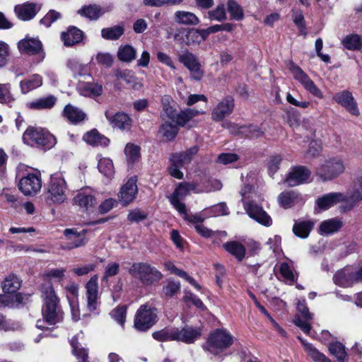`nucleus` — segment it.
<instances>
[{"label":"nucleus","instance_id":"f257e3e1","mask_svg":"<svg viewBox=\"0 0 362 362\" xmlns=\"http://www.w3.org/2000/svg\"><path fill=\"white\" fill-rule=\"evenodd\" d=\"M41 291L44 301L42 314L45 322L49 325H54L60 322L62 318V310L59 306V298L54 291L53 286L49 284L42 285Z\"/></svg>","mask_w":362,"mask_h":362},{"label":"nucleus","instance_id":"f03ea898","mask_svg":"<svg viewBox=\"0 0 362 362\" xmlns=\"http://www.w3.org/2000/svg\"><path fill=\"white\" fill-rule=\"evenodd\" d=\"M171 101L172 99L168 95L162 98L161 121L177 122L180 126L184 127L192 118L205 113L204 110H199L194 108H187L177 112L171 105Z\"/></svg>","mask_w":362,"mask_h":362},{"label":"nucleus","instance_id":"7ed1b4c3","mask_svg":"<svg viewBox=\"0 0 362 362\" xmlns=\"http://www.w3.org/2000/svg\"><path fill=\"white\" fill-rule=\"evenodd\" d=\"M129 274L144 286H152L163 278L161 272L147 262H134L128 269Z\"/></svg>","mask_w":362,"mask_h":362},{"label":"nucleus","instance_id":"20e7f679","mask_svg":"<svg viewBox=\"0 0 362 362\" xmlns=\"http://www.w3.org/2000/svg\"><path fill=\"white\" fill-rule=\"evenodd\" d=\"M45 198L49 204H60L67 199V184L62 173L51 175Z\"/></svg>","mask_w":362,"mask_h":362},{"label":"nucleus","instance_id":"39448f33","mask_svg":"<svg viewBox=\"0 0 362 362\" xmlns=\"http://www.w3.org/2000/svg\"><path fill=\"white\" fill-rule=\"evenodd\" d=\"M233 343V337L225 329H216L207 339L204 348L216 356L230 347Z\"/></svg>","mask_w":362,"mask_h":362},{"label":"nucleus","instance_id":"423d86ee","mask_svg":"<svg viewBox=\"0 0 362 362\" xmlns=\"http://www.w3.org/2000/svg\"><path fill=\"white\" fill-rule=\"evenodd\" d=\"M344 162L340 157H332L324 161L316 170L317 175L322 181L332 180L344 173Z\"/></svg>","mask_w":362,"mask_h":362},{"label":"nucleus","instance_id":"0eeeda50","mask_svg":"<svg viewBox=\"0 0 362 362\" xmlns=\"http://www.w3.org/2000/svg\"><path fill=\"white\" fill-rule=\"evenodd\" d=\"M198 149L197 146H194L185 151L173 153L170 158V163L168 167L170 175L177 179H182L183 173L180 169L192 161L193 157L197 153Z\"/></svg>","mask_w":362,"mask_h":362},{"label":"nucleus","instance_id":"6e6552de","mask_svg":"<svg viewBox=\"0 0 362 362\" xmlns=\"http://www.w3.org/2000/svg\"><path fill=\"white\" fill-rule=\"evenodd\" d=\"M23 140L29 146H49L54 144V138L41 127H29L23 135Z\"/></svg>","mask_w":362,"mask_h":362},{"label":"nucleus","instance_id":"1a4fd4ad","mask_svg":"<svg viewBox=\"0 0 362 362\" xmlns=\"http://www.w3.org/2000/svg\"><path fill=\"white\" fill-rule=\"evenodd\" d=\"M156 318L157 313L154 308L148 304L141 305L134 317V327L140 332H146L153 326Z\"/></svg>","mask_w":362,"mask_h":362},{"label":"nucleus","instance_id":"9d476101","mask_svg":"<svg viewBox=\"0 0 362 362\" xmlns=\"http://www.w3.org/2000/svg\"><path fill=\"white\" fill-rule=\"evenodd\" d=\"M18 188L25 196H34L42 188L41 174L39 171L28 173L18 183Z\"/></svg>","mask_w":362,"mask_h":362},{"label":"nucleus","instance_id":"9b49d317","mask_svg":"<svg viewBox=\"0 0 362 362\" xmlns=\"http://www.w3.org/2000/svg\"><path fill=\"white\" fill-rule=\"evenodd\" d=\"M293 78L299 81L303 88L313 96L322 99L324 98L321 90L315 84L307 74L298 66L292 64L290 66Z\"/></svg>","mask_w":362,"mask_h":362},{"label":"nucleus","instance_id":"f8f14e48","mask_svg":"<svg viewBox=\"0 0 362 362\" xmlns=\"http://www.w3.org/2000/svg\"><path fill=\"white\" fill-rule=\"evenodd\" d=\"M244 209L250 218L258 223L269 227L272 225L271 216L263 209L262 206L254 201L244 203Z\"/></svg>","mask_w":362,"mask_h":362},{"label":"nucleus","instance_id":"ddd939ff","mask_svg":"<svg viewBox=\"0 0 362 362\" xmlns=\"http://www.w3.org/2000/svg\"><path fill=\"white\" fill-rule=\"evenodd\" d=\"M87 230L83 229L78 231L76 228H66L64 230V235L66 243L62 246L64 250H73L84 246L88 239L86 237Z\"/></svg>","mask_w":362,"mask_h":362},{"label":"nucleus","instance_id":"4468645a","mask_svg":"<svg viewBox=\"0 0 362 362\" xmlns=\"http://www.w3.org/2000/svg\"><path fill=\"white\" fill-rule=\"evenodd\" d=\"M98 276L95 274L90 277L85 285L87 309L95 311L99 303Z\"/></svg>","mask_w":362,"mask_h":362},{"label":"nucleus","instance_id":"2eb2a0df","mask_svg":"<svg viewBox=\"0 0 362 362\" xmlns=\"http://www.w3.org/2000/svg\"><path fill=\"white\" fill-rule=\"evenodd\" d=\"M178 59L180 62L183 64L185 66L189 69L192 77L194 80L199 81L203 77L201 64L194 54L189 51H185L179 55Z\"/></svg>","mask_w":362,"mask_h":362},{"label":"nucleus","instance_id":"dca6fc26","mask_svg":"<svg viewBox=\"0 0 362 362\" xmlns=\"http://www.w3.org/2000/svg\"><path fill=\"white\" fill-rule=\"evenodd\" d=\"M332 100L337 104L344 107L349 113L353 115L358 116L360 112L358 108L357 103L355 100L352 93L347 90L336 93L332 96Z\"/></svg>","mask_w":362,"mask_h":362},{"label":"nucleus","instance_id":"f3484780","mask_svg":"<svg viewBox=\"0 0 362 362\" xmlns=\"http://www.w3.org/2000/svg\"><path fill=\"white\" fill-rule=\"evenodd\" d=\"M235 107L234 99L232 96L225 97L213 109L211 119L215 122H220L228 117L233 111Z\"/></svg>","mask_w":362,"mask_h":362},{"label":"nucleus","instance_id":"a211bd4d","mask_svg":"<svg viewBox=\"0 0 362 362\" xmlns=\"http://www.w3.org/2000/svg\"><path fill=\"white\" fill-rule=\"evenodd\" d=\"M310 175V170L305 166H296L291 168L284 182L288 187H295L305 182Z\"/></svg>","mask_w":362,"mask_h":362},{"label":"nucleus","instance_id":"6ab92c4d","mask_svg":"<svg viewBox=\"0 0 362 362\" xmlns=\"http://www.w3.org/2000/svg\"><path fill=\"white\" fill-rule=\"evenodd\" d=\"M136 177H130L128 181L122 187L119 194V200L124 205L127 206L132 202L138 192L136 185Z\"/></svg>","mask_w":362,"mask_h":362},{"label":"nucleus","instance_id":"aec40b11","mask_svg":"<svg viewBox=\"0 0 362 362\" xmlns=\"http://www.w3.org/2000/svg\"><path fill=\"white\" fill-rule=\"evenodd\" d=\"M187 182H181L176 187L173 193L169 197V200L175 209L181 214H185L186 206L180 202V199L185 198L189 194Z\"/></svg>","mask_w":362,"mask_h":362},{"label":"nucleus","instance_id":"412c9836","mask_svg":"<svg viewBox=\"0 0 362 362\" xmlns=\"http://www.w3.org/2000/svg\"><path fill=\"white\" fill-rule=\"evenodd\" d=\"M105 115L108 122L115 127L127 130L132 127V119L124 112H114L112 110H108L105 112Z\"/></svg>","mask_w":362,"mask_h":362},{"label":"nucleus","instance_id":"4be33fe9","mask_svg":"<svg viewBox=\"0 0 362 362\" xmlns=\"http://www.w3.org/2000/svg\"><path fill=\"white\" fill-rule=\"evenodd\" d=\"M202 335V329L199 327L185 326L182 328H175V341L185 344H192Z\"/></svg>","mask_w":362,"mask_h":362},{"label":"nucleus","instance_id":"5701e85b","mask_svg":"<svg viewBox=\"0 0 362 362\" xmlns=\"http://www.w3.org/2000/svg\"><path fill=\"white\" fill-rule=\"evenodd\" d=\"M297 310L300 313V316H296L293 322L300 328L305 334H309L311 329V325L308 321L313 319V313H310L308 308L304 303H299L297 305Z\"/></svg>","mask_w":362,"mask_h":362},{"label":"nucleus","instance_id":"b1692460","mask_svg":"<svg viewBox=\"0 0 362 362\" xmlns=\"http://www.w3.org/2000/svg\"><path fill=\"white\" fill-rule=\"evenodd\" d=\"M342 202H346V197L344 194L341 192H330L318 197L315 203L320 209L325 211Z\"/></svg>","mask_w":362,"mask_h":362},{"label":"nucleus","instance_id":"393cba45","mask_svg":"<svg viewBox=\"0 0 362 362\" xmlns=\"http://www.w3.org/2000/svg\"><path fill=\"white\" fill-rule=\"evenodd\" d=\"M346 197L347 209H352L358 202L362 201V175L357 177L351 189L345 194Z\"/></svg>","mask_w":362,"mask_h":362},{"label":"nucleus","instance_id":"a878e982","mask_svg":"<svg viewBox=\"0 0 362 362\" xmlns=\"http://www.w3.org/2000/svg\"><path fill=\"white\" fill-rule=\"evenodd\" d=\"M40 11V7L34 3H25L16 5L14 11L17 17L22 21H30Z\"/></svg>","mask_w":362,"mask_h":362},{"label":"nucleus","instance_id":"bb28decb","mask_svg":"<svg viewBox=\"0 0 362 362\" xmlns=\"http://www.w3.org/2000/svg\"><path fill=\"white\" fill-rule=\"evenodd\" d=\"M74 203L84 210H88L95 205V198L90 189L81 190L74 198Z\"/></svg>","mask_w":362,"mask_h":362},{"label":"nucleus","instance_id":"cd10ccee","mask_svg":"<svg viewBox=\"0 0 362 362\" xmlns=\"http://www.w3.org/2000/svg\"><path fill=\"white\" fill-rule=\"evenodd\" d=\"M83 38V33L76 27L71 26L61 33V40L66 47L80 43Z\"/></svg>","mask_w":362,"mask_h":362},{"label":"nucleus","instance_id":"c85d7f7f","mask_svg":"<svg viewBox=\"0 0 362 362\" xmlns=\"http://www.w3.org/2000/svg\"><path fill=\"white\" fill-rule=\"evenodd\" d=\"M18 48L21 53L33 55L42 52V45L37 39L24 38L18 42Z\"/></svg>","mask_w":362,"mask_h":362},{"label":"nucleus","instance_id":"c756f323","mask_svg":"<svg viewBox=\"0 0 362 362\" xmlns=\"http://www.w3.org/2000/svg\"><path fill=\"white\" fill-rule=\"evenodd\" d=\"M352 280L351 266H346L339 269L333 276L334 283L342 288L352 287L354 286Z\"/></svg>","mask_w":362,"mask_h":362},{"label":"nucleus","instance_id":"7c9ffc66","mask_svg":"<svg viewBox=\"0 0 362 362\" xmlns=\"http://www.w3.org/2000/svg\"><path fill=\"white\" fill-rule=\"evenodd\" d=\"M62 115L70 123L74 124L82 122L86 119V114L82 110L71 104H68L64 107Z\"/></svg>","mask_w":362,"mask_h":362},{"label":"nucleus","instance_id":"2f4dec72","mask_svg":"<svg viewBox=\"0 0 362 362\" xmlns=\"http://www.w3.org/2000/svg\"><path fill=\"white\" fill-rule=\"evenodd\" d=\"M181 127L177 122L170 121H161L158 134L166 141H173L179 132V127Z\"/></svg>","mask_w":362,"mask_h":362},{"label":"nucleus","instance_id":"473e14b6","mask_svg":"<svg viewBox=\"0 0 362 362\" xmlns=\"http://www.w3.org/2000/svg\"><path fill=\"white\" fill-rule=\"evenodd\" d=\"M57 98L54 95L39 98L25 104V107L32 110L52 109L56 104Z\"/></svg>","mask_w":362,"mask_h":362},{"label":"nucleus","instance_id":"72a5a7b5","mask_svg":"<svg viewBox=\"0 0 362 362\" xmlns=\"http://www.w3.org/2000/svg\"><path fill=\"white\" fill-rule=\"evenodd\" d=\"M343 226V221L339 218L323 221L319 226V233L322 235H330L338 232Z\"/></svg>","mask_w":362,"mask_h":362},{"label":"nucleus","instance_id":"f704fd0d","mask_svg":"<svg viewBox=\"0 0 362 362\" xmlns=\"http://www.w3.org/2000/svg\"><path fill=\"white\" fill-rule=\"evenodd\" d=\"M42 85V77L39 74H33L20 82L21 92L27 94Z\"/></svg>","mask_w":362,"mask_h":362},{"label":"nucleus","instance_id":"c9c22d12","mask_svg":"<svg viewBox=\"0 0 362 362\" xmlns=\"http://www.w3.org/2000/svg\"><path fill=\"white\" fill-rule=\"evenodd\" d=\"M174 20L177 24L185 25H196L199 23L194 13L187 11H177L174 13Z\"/></svg>","mask_w":362,"mask_h":362},{"label":"nucleus","instance_id":"e433bc0d","mask_svg":"<svg viewBox=\"0 0 362 362\" xmlns=\"http://www.w3.org/2000/svg\"><path fill=\"white\" fill-rule=\"evenodd\" d=\"M298 339L303 344L307 354L314 362H332L329 358L320 352L312 344L308 343L300 337H298Z\"/></svg>","mask_w":362,"mask_h":362},{"label":"nucleus","instance_id":"4c0bfd02","mask_svg":"<svg viewBox=\"0 0 362 362\" xmlns=\"http://www.w3.org/2000/svg\"><path fill=\"white\" fill-rule=\"evenodd\" d=\"M83 139L87 144L92 146H106L110 140L105 136L100 134L96 129H93L83 136Z\"/></svg>","mask_w":362,"mask_h":362},{"label":"nucleus","instance_id":"58836bf2","mask_svg":"<svg viewBox=\"0 0 362 362\" xmlns=\"http://www.w3.org/2000/svg\"><path fill=\"white\" fill-rule=\"evenodd\" d=\"M80 93L86 97L95 98L102 95L103 86L95 83H83L79 85Z\"/></svg>","mask_w":362,"mask_h":362},{"label":"nucleus","instance_id":"ea45409f","mask_svg":"<svg viewBox=\"0 0 362 362\" xmlns=\"http://www.w3.org/2000/svg\"><path fill=\"white\" fill-rule=\"evenodd\" d=\"M314 227V222L311 221H300L296 222L293 226V233L301 238H307Z\"/></svg>","mask_w":362,"mask_h":362},{"label":"nucleus","instance_id":"a19ab883","mask_svg":"<svg viewBox=\"0 0 362 362\" xmlns=\"http://www.w3.org/2000/svg\"><path fill=\"white\" fill-rule=\"evenodd\" d=\"M21 286V281L13 274L8 275L1 283V287L5 293H15Z\"/></svg>","mask_w":362,"mask_h":362},{"label":"nucleus","instance_id":"79ce46f5","mask_svg":"<svg viewBox=\"0 0 362 362\" xmlns=\"http://www.w3.org/2000/svg\"><path fill=\"white\" fill-rule=\"evenodd\" d=\"M341 43L348 50H360L362 48V35L354 33L347 35L343 38Z\"/></svg>","mask_w":362,"mask_h":362},{"label":"nucleus","instance_id":"37998d69","mask_svg":"<svg viewBox=\"0 0 362 362\" xmlns=\"http://www.w3.org/2000/svg\"><path fill=\"white\" fill-rule=\"evenodd\" d=\"M225 250L236 257L238 261H242L245 255V248L239 242L230 241L223 245Z\"/></svg>","mask_w":362,"mask_h":362},{"label":"nucleus","instance_id":"c03bdc74","mask_svg":"<svg viewBox=\"0 0 362 362\" xmlns=\"http://www.w3.org/2000/svg\"><path fill=\"white\" fill-rule=\"evenodd\" d=\"M329 351L338 362L347 361V354L344 346L339 341L331 342L329 346Z\"/></svg>","mask_w":362,"mask_h":362},{"label":"nucleus","instance_id":"a18cd8bd","mask_svg":"<svg viewBox=\"0 0 362 362\" xmlns=\"http://www.w3.org/2000/svg\"><path fill=\"white\" fill-rule=\"evenodd\" d=\"M136 56V51L132 45L120 46L118 49L117 57L123 62H131L135 59Z\"/></svg>","mask_w":362,"mask_h":362},{"label":"nucleus","instance_id":"49530a36","mask_svg":"<svg viewBox=\"0 0 362 362\" xmlns=\"http://www.w3.org/2000/svg\"><path fill=\"white\" fill-rule=\"evenodd\" d=\"M124 28L122 25H115L102 29L101 36L105 40H117L124 34Z\"/></svg>","mask_w":362,"mask_h":362},{"label":"nucleus","instance_id":"de8ad7c7","mask_svg":"<svg viewBox=\"0 0 362 362\" xmlns=\"http://www.w3.org/2000/svg\"><path fill=\"white\" fill-rule=\"evenodd\" d=\"M298 194L294 190L281 192L278 197L279 204L285 209L289 208L298 199Z\"/></svg>","mask_w":362,"mask_h":362},{"label":"nucleus","instance_id":"09e8293b","mask_svg":"<svg viewBox=\"0 0 362 362\" xmlns=\"http://www.w3.org/2000/svg\"><path fill=\"white\" fill-rule=\"evenodd\" d=\"M81 16L90 20H97L102 15V10L99 6L89 5L82 7L78 12Z\"/></svg>","mask_w":362,"mask_h":362},{"label":"nucleus","instance_id":"8fccbe9b","mask_svg":"<svg viewBox=\"0 0 362 362\" xmlns=\"http://www.w3.org/2000/svg\"><path fill=\"white\" fill-rule=\"evenodd\" d=\"M227 8L232 19L235 21H241L243 19V10L236 1L228 0L227 2Z\"/></svg>","mask_w":362,"mask_h":362},{"label":"nucleus","instance_id":"3c124183","mask_svg":"<svg viewBox=\"0 0 362 362\" xmlns=\"http://www.w3.org/2000/svg\"><path fill=\"white\" fill-rule=\"evenodd\" d=\"M98 168L102 174L109 178L112 177L115 173L112 161L107 158H103L99 160Z\"/></svg>","mask_w":362,"mask_h":362},{"label":"nucleus","instance_id":"603ef678","mask_svg":"<svg viewBox=\"0 0 362 362\" xmlns=\"http://www.w3.org/2000/svg\"><path fill=\"white\" fill-rule=\"evenodd\" d=\"M71 345L73 349L74 355L77 358L78 362H88V351L83 348H81L76 337L71 339Z\"/></svg>","mask_w":362,"mask_h":362},{"label":"nucleus","instance_id":"864d4df0","mask_svg":"<svg viewBox=\"0 0 362 362\" xmlns=\"http://www.w3.org/2000/svg\"><path fill=\"white\" fill-rule=\"evenodd\" d=\"M124 153L129 163H134L140 158V148L132 144H127L124 148Z\"/></svg>","mask_w":362,"mask_h":362},{"label":"nucleus","instance_id":"5fc2aeb1","mask_svg":"<svg viewBox=\"0 0 362 362\" xmlns=\"http://www.w3.org/2000/svg\"><path fill=\"white\" fill-rule=\"evenodd\" d=\"M152 336L159 341H175V328L163 329L153 332Z\"/></svg>","mask_w":362,"mask_h":362},{"label":"nucleus","instance_id":"6e6d98bb","mask_svg":"<svg viewBox=\"0 0 362 362\" xmlns=\"http://www.w3.org/2000/svg\"><path fill=\"white\" fill-rule=\"evenodd\" d=\"M181 288L180 281L169 280L163 287V293L167 298H172L176 295Z\"/></svg>","mask_w":362,"mask_h":362},{"label":"nucleus","instance_id":"4d7b16f0","mask_svg":"<svg viewBox=\"0 0 362 362\" xmlns=\"http://www.w3.org/2000/svg\"><path fill=\"white\" fill-rule=\"evenodd\" d=\"M211 21H223L226 19V13L223 4H218L214 10L208 12Z\"/></svg>","mask_w":362,"mask_h":362},{"label":"nucleus","instance_id":"13d9d810","mask_svg":"<svg viewBox=\"0 0 362 362\" xmlns=\"http://www.w3.org/2000/svg\"><path fill=\"white\" fill-rule=\"evenodd\" d=\"M241 134L245 136L259 137L263 135L264 132L257 125H243L240 129Z\"/></svg>","mask_w":362,"mask_h":362},{"label":"nucleus","instance_id":"bf43d9fd","mask_svg":"<svg viewBox=\"0 0 362 362\" xmlns=\"http://www.w3.org/2000/svg\"><path fill=\"white\" fill-rule=\"evenodd\" d=\"M292 16L293 22L295 25L298 28L300 33L305 36L307 33L303 13L300 11H293Z\"/></svg>","mask_w":362,"mask_h":362},{"label":"nucleus","instance_id":"052dcab7","mask_svg":"<svg viewBox=\"0 0 362 362\" xmlns=\"http://www.w3.org/2000/svg\"><path fill=\"white\" fill-rule=\"evenodd\" d=\"M13 100L10 83H0V103H8Z\"/></svg>","mask_w":362,"mask_h":362},{"label":"nucleus","instance_id":"680f3d73","mask_svg":"<svg viewBox=\"0 0 362 362\" xmlns=\"http://www.w3.org/2000/svg\"><path fill=\"white\" fill-rule=\"evenodd\" d=\"M280 273L284 278V279L288 282L289 284H293L295 280L296 277L293 274L291 269L290 268L289 265L286 262H283L281 264L280 266Z\"/></svg>","mask_w":362,"mask_h":362},{"label":"nucleus","instance_id":"e2e57ef3","mask_svg":"<svg viewBox=\"0 0 362 362\" xmlns=\"http://www.w3.org/2000/svg\"><path fill=\"white\" fill-rule=\"evenodd\" d=\"M66 269H52L49 270L45 274V276L47 279V282L44 284L43 285H47L49 284L51 286L50 281L52 279H56L58 280H62L64 277Z\"/></svg>","mask_w":362,"mask_h":362},{"label":"nucleus","instance_id":"0e129e2a","mask_svg":"<svg viewBox=\"0 0 362 362\" xmlns=\"http://www.w3.org/2000/svg\"><path fill=\"white\" fill-rule=\"evenodd\" d=\"M61 13L54 10H50L45 16L40 20V23L46 27H49L57 20L61 18Z\"/></svg>","mask_w":362,"mask_h":362},{"label":"nucleus","instance_id":"69168bd1","mask_svg":"<svg viewBox=\"0 0 362 362\" xmlns=\"http://www.w3.org/2000/svg\"><path fill=\"white\" fill-rule=\"evenodd\" d=\"M96 268V264L95 263H90L88 264L81 265L77 267H74L72 269V272L78 276H82L87 275L90 272L94 271Z\"/></svg>","mask_w":362,"mask_h":362},{"label":"nucleus","instance_id":"338daca9","mask_svg":"<svg viewBox=\"0 0 362 362\" xmlns=\"http://www.w3.org/2000/svg\"><path fill=\"white\" fill-rule=\"evenodd\" d=\"M147 218V214L139 209H135L129 211L127 216V219L130 222L138 223Z\"/></svg>","mask_w":362,"mask_h":362},{"label":"nucleus","instance_id":"774afa93","mask_svg":"<svg viewBox=\"0 0 362 362\" xmlns=\"http://www.w3.org/2000/svg\"><path fill=\"white\" fill-rule=\"evenodd\" d=\"M322 150V144L321 141L313 140L310 142L306 154L309 156L314 157L318 155Z\"/></svg>","mask_w":362,"mask_h":362}]
</instances>
